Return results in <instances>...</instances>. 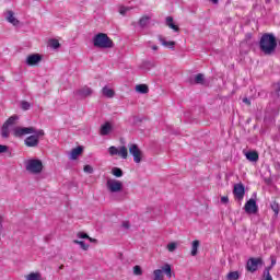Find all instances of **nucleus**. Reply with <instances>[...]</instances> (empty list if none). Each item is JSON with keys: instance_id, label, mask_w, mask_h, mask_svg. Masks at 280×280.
<instances>
[{"instance_id": "1", "label": "nucleus", "mask_w": 280, "mask_h": 280, "mask_svg": "<svg viewBox=\"0 0 280 280\" xmlns=\"http://www.w3.org/2000/svg\"><path fill=\"white\" fill-rule=\"evenodd\" d=\"M260 51L265 56H272L277 50V37L272 33H265L259 42Z\"/></svg>"}, {"instance_id": "2", "label": "nucleus", "mask_w": 280, "mask_h": 280, "mask_svg": "<svg viewBox=\"0 0 280 280\" xmlns=\"http://www.w3.org/2000/svg\"><path fill=\"white\" fill-rule=\"evenodd\" d=\"M93 45L98 49H113L115 44L106 33H98L93 37Z\"/></svg>"}, {"instance_id": "3", "label": "nucleus", "mask_w": 280, "mask_h": 280, "mask_svg": "<svg viewBox=\"0 0 280 280\" xmlns=\"http://www.w3.org/2000/svg\"><path fill=\"white\" fill-rule=\"evenodd\" d=\"M165 275L167 279H172L174 273L172 272V265L164 264L161 269L153 270V280H165Z\"/></svg>"}, {"instance_id": "4", "label": "nucleus", "mask_w": 280, "mask_h": 280, "mask_svg": "<svg viewBox=\"0 0 280 280\" xmlns=\"http://www.w3.org/2000/svg\"><path fill=\"white\" fill-rule=\"evenodd\" d=\"M24 165L28 174H40L43 172V161L38 159L26 160Z\"/></svg>"}, {"instance_id": "5", "label": "nucleus", "mask_w": 280, "mask_h": 280, "mask_svg": "<svg viewBox=\"0 0 280 280\" xmlns=\"http://www.w3.org/2000/svg\"><path fill=\"white\" fill-rule=\"evenodd\" d=\"M106 188L109 194H121L124 191V183L119 179L107 178Z\"/></svg>"}, {"instance_id": "6", "label": "nucleus", "mask_w": 280, "mask_h": 280, "mask_svg": "<svg viewBox=\"0 0 280 280\" xmlns=\"http://www.w3.org/2000/svg\"><path fill=\"white\" fill-rule=\"evenodd\" d=\"M40 137H45V131L43 129L36 130L33 132V136H30L25 139L24 143L27 148L38 147Z\"/></svg>"}, {"instance_id": "7", "label": "nucleus", "mask_w": 280, "mask_h": 280, "mask_svg": "<svg viewBox=\"0 0 280 280\" xmlns=\"http://www.w3.org/2000/svg\"><path fill=\"white\" fill-rule=\"evenodd\" d=\"M16 121H19V116L14 115L7 119V121L2 125L1 128V137L2 139H8L10 137V128L12 126H16Z\"/></svg>"}, {"instance_id": "8", "label": "nucleus", "mask_w": 280, "mask_h": 280, "mask_svg": "<svg viewBox=\"0 0 280 280\" xmlns=\"http://www.w3.org/2000/svg\"><path fill=\"white\" fill-rule=\"evenodd\" d=\"M128 150H129V154L133 156L135 163H141V161H143V151L139 149V145L135 143H130L128 144Z\"/></svg>"}, {"instance_id": "9", "label": "nucleus", "mask_w": 280, "mask_h": 280, "mask_svg": "<svg viewBox=\"0 0 280 280\" xmlns=\"http://www.w3.org/2000/svg\"><path fill=\"white\" fill-rule=\"evenodd\" d=\"M188 84H190L191 86L196 85V84H200L201 86H207L209 84V82H207V78L205 77V74L202 73H198V74H194L190 75L187 79Z\"/></svg>"}, {"instance_id": "10", "label": "nucleus", "mask_w": 280, "mask_h": 280, "mask_svg": "<svg viewBox=\"0 0 280 280\" xmlns=\"http://www.w3.org/2000/svg\"><path fill=\"white\" fill-rule=\"evenodd\" d=\"M108 153L112 156H120V159H128V148L126 145L117 147H109Z\"/></svg>"}, {"instance_id": "11", "label": "nucleus", "mask_w": 280, "mask_h": 280, "mask_svg": "<svg viewBox=\"0 0 280 280\" xmlns=\"http://www.w3.org/2000/svg\"><path fill=\"white\" fill-rule=\"evenodd\" d=\"M36 128L34 127H15L13 128V135L15 137H25V135H34Z\"/></svg>"}, {"instance_id": "12", "label": "nucleus", "mask_w": 280, "mask_h": 280, "mask_svg": "<svg viewBox=\"0 0 280 280\" xmlns=\"http://www.w3.org/2000/svg\"><path fill=\"white\" fill-rule=\"evenodd\" d=\"M259 266H264V260L261 258H249L246 268L248 272H257Z\"/></svg>"}, {"instance_id": "13", "label": "nucleus", "mask_w": 280, "mask_h": 280, "mask_svg": "<svg viewBox=\"0 0 280 280\" xmlns=\"http://www.w3.org/2000/svg\"><path fill=\"white\" fill-rule=\"evenodd\" d=\"M245 212H247L248 214H255L257 213V211H259V207L257 206V201H255V199H249L246 203H245Z\"/></svg>"}, {"instance_id": "14", "label": "nucleus", "mask_w": 280, "mask_h": 280, "mask_svg": "<svg viewBox=\"0 0 280 280\" xmlns=\"http://www.w3.org/2000/svg\"><path fill=\"white\" fill-rule=\"evenodd\" d=\"M43 60V56L38 54H32L26 57V65L28 67H36Z\"/></svg>"}, {"instance_id": "15", "label": "nucleus", "mask_w": 280, "mask_h": 280, "mask_svg": "<svg viewBox=\"0 0 280 280\" xmlns=\"http://www.w3.org/2000/svg\"><path fill=\"white\" fill-rule=\"evenodd\" d=\"M112 132H113V124H110L109 121L103 124L100 128V135L102 137H106Z\"/></svg>"}, {"instance_id": "16", "label": "nucleus", "mask_w": 280, "mask_h": 280, "mask_svg": "<svg viewBox=\"0 0 280 280\" xmlns=\"http://www.w3.org/2000/svg\"><path fill=\"white\" fill-rule=\"evenodd\" d=\"M244 194H245L244 185L242 184L234 185V196L238 200H244Z\"/></svg>"}, {"instance_id": "17", "label": "nucleus", "mask_w": 280, "mask_h": 280, "mask_svg": "<svg viewBox=\"0 0 280 280\" xmlns=\"http://www.w3.org/2000/svg\"><path fill=\"white\" fill-rule=\"evenodd\" d=\"M75 95H79V97H90V95H93V90L89 86H84L77 90Z\"/></svg>"}, {"instance_id": "18", "label": "nucleus", "mask_w": 280, "mask_h": 280, "mask_svg": "<svg viewBox=\"0 0 280 280\" xmlns=\"http://www.w3.org/2000/svg\"><path fill=\"white\" fill-rule=\"evenodd\" d=\"M82 152H84V147H77L70 152V160L75 161L78 156H81Z\"/></svg>"}, {"instance_id": "19", "label": "nucleus", "mask_w": 280, "mask_h": 280, "mask_svg": "<svg viewBox=\"0 0 280 280\" xmlns=\"http://www.w3.org/2000/svg\"><path fill=\"white\" fill-rule=\"evenodd\" d=\"M247 161H250L252 163H257L259 161V153L257 151H250L245 154Z\"/></svg>"}, {"instance_id": "20", "label": "nucleus", "mask_w": 280, "mask_h": 280, "mask_svg": "<svg viewBox=\"0 0 280 280\" xmlns=\"http://www.w3.org/2000/svg\"><path fill=\"white\" fill-rule=\"evenodd\" d=\"M166 25H167V27H170V30H173L174 32H180V28L178 27V25L174 24L173 16L166 18Z\"/></svg>"}, {"instance_id": "21", "label": "nucleus", "mask_w": 280, "mask_h": 280, "mask_svg": "<svg viewBox=\"0 0 280 280\" xmlns=\"http://www.w3.org/2000/svg\"><path fill=\"white\" fill-rule=\"evenodd\" d=\"M7 21L11 23V25H19V20L14 16V12H7Z\"/></svg>"}, {"instance_id": "22", "label": "nucleus", "mask_w": 280, "mask_h": 280, "mask_svg": "<svg viewBox=\"0 0 280 280\" xmlns=\"http://www.w3.org/2000/svg\"><path fill=\"white\" fill-rule=\"evenodd\" d=\"M102 93L105 97H109V98H113L115 97V90L108 88V86H104L102 89Z\"/></svg>"}, {"instance_id": "23", "label": "nucleus", "mask_w": 280, "mask_h": 280, "mask_svg": "<svg viewBox=\"0 0 280 280\" xmlns=\"http://www.w3.org/2000/svg\"><path fill=\"white\" fill-rule=\"evenodd\" d=\"M199 247H200V241H198V240L194 241L191 244V252H190V255L192 257H196V255H198Z\"/></svg>"}, {"instance_id": "24", "label": "nucleus", "mask_w": 280, "mask_h": 280, "mask_svg": "<svg viewBox=\"0 0 280 280\" xmlns=\"http://www.w3.org/2000/svg\"><path fill=\"white\" fill-rule=\"evenodd\" d=\"M159 40L164 47H168V49H174V45H176V42H167L163 36H159Z\"/></svg>"}, {"instance_id": "25", "label": "nucleus", "mask_w": 280, "mask_h": 280, "mask_svg": "<svg viewBox=\"0 0 280 280\" xmlns=\"http://www.w3.org/2000/svg\"><path fill=\"white\" fill-rule=\"evenodd\" d=\"M151 19L152 18L150 15H143L142 18H140L139 20L140 27H147L150 24Z\"/></svg>"}, {"instance_id": "26", "label": "nucleus", "mask_w": 280, "mask_h": 280, "mask_svg": "<svg viewBox=\"0 0 280 280\" xmlns=\"http://www.w3.org/2000/svg\"><path fill=\"white\" fill-rule=\"evenodd\" d=\"M26 280H43V276L39 272H31L30 275L25 276Z\"/></svg>"}, {"instance_id": "27", "label": "nucleus", "mask_w": 280, "mask_h": 280, "mask_svg": "<svg viewBox=\"0 0 280 280\" xmlns=\"http://www.w3.org/2000/svg\"><path fill=\"white\" fill-rule=\"evenodd\" d=\"M136 91L137 93L145 94V93H149L150 89L145 84H138L136 85Z\"/></svg>"}, {"instance_id": "28", "label": "nucleus", "mask_w": 280, "mask_h": 280, "mask_svg": "<svg viewBox=\"0 0 280 280\" xmlns=\"http://www.w3.org/2000/svg\"><path fill=\"white\" fill-rule=\"evenodd\" d=\"M112 174L113 176H116V178H121V176H124V171L119 167H114L112 168Z\"/></svg>"}, {"instance_id": "29", "label": "nucleus", "mask_w": 280, "mask_h": 280, "mask_svg": "<svg viewBox=\"0 0 280 280\" xmlns=\"http://www.w3.org/2000/svg\"><path fill=\"white\" fill-rule=\"evenodd\" d=\"M228 280H238L240 279V271H231L226 276Z\"/></svg>"}, {"instance_id": "30", "label": "nucleus", "mask_w": 280, "mask_h": 280, "mask_svg": "<svg viewBox=\"0 0 280 280\" xmlns=\"http://www.w3.org/2000/svg\"><path fill=\"white\" fill-rule=\"evenodd\" d=\"M73 244H79L82 250H89V244L84 243V241L74 240Z\"/></svg>"}, {"instance_id": "31", "label": "nucleus", "mask_w": 280, "mask_h": 280, "mask_svg": "<svg viewBox=\"0 0 280 280\" xmlns=\"http://www.w3.org/2000/svg\"><path fill=\"white\" fill-rule=\"evenodd\" d=\"M166 248H167L168 253H174V250H176V248H178V243H176V242L168 243Z\"/></svg>"}, {"instance_id": "32", "label": "nucleus", "mask_w": 280, "mask_h": 280, "mask_svg": "<svg viewBox=\"0 0 280 280\" xmlns=\"http://www.w3.org/2000/svg\"><path fill=\"white\" fill-rule=\"evenodd\" d=\"M133 275H135L136 277H141V275H143V269H141V266L136 265V266L133 267Z\"/></svg>"}, {"instance_id": "33", "label": "nucleus", "mask_w": 280, "mask_h": 280, "mask_svg": "<svg viewBox=\"0 0 280 280\" xmlns=\"http://www.w3.org/2000/svg\"><path fill=\"white\" fill-rule=\"evenodd\" d=\"M272 211L275 212V215H279V211H280V208H279V203H277V201H272L271 205H270Z\"/></svg>"}, {"instance_id": "34", "label": "nucleus", "mask_w": 280, "mask_h": 280, "mask_svg": "<svg viewBox=\"0 0 280 280\" xmlns=\"http://www.w3.org/2000/svg\"><path fill=\"white\" fill-rule=\"evenodd\" d=\"M21 108H22V110H30V108H32V104H30V102H27V101H22Z\"/></svg>"}, {"instance_id": "35", "label": "nucleus", "mask_w": 280, "mask_h": 280, "mask_svg": "<svg viewBox=\"0 0 280 280\" xmlns=\"http://www.w3.org/2000/svg\"><path fill=\"white\" fill-rule=\"evenodd\" d=\"M128 12H130L129 7H120L119 8V14H121V16H126V14H128Z\"/></svg>"}, {"instance_id": "36", "label": "nucleus", "mask_w": 280, "mask_h": 280, "mask_svg": "<svg viewBox=\"0 0 280 280\" xmlns=\"http://www.w3.org/2000/svg\"><path fill=\"white\" fill-rule=\"evenodd\" d=\"M50 47H52V49H58V47H60V42H58V39H51Z\"/></svg>"}, {"instance_id": "37", "label": "nucleus", "mask_w": 280, "mask_h": 280, "mask_svg": "<svg viewBox=\"0 0 280 280\" xmlns=\"http://www.w3.org/2000/svg\"><path fill=\"white\" fill-rule=\"evenodd\" d=\"M77 237H79L80 240H89V234H86L84 232H79L77 234Z\"/></svg>"}, {"instance_id": "38", "label": "nucleus", "mask_w": 280, "mask_h": 280, "mask_svg": "<svg viewBox=\"0 0 280 280\" xmlns=\"http://www.w3.org/2000/svg\"><path fill=\"white\" fill-rule=\"evenodd\" d=\"M83 172H85L86 174H93V166L91 165H85L83 167Z\"/></svg>"}, {"instance_id": "39", "label": "nucleus", "mask_w": 280, "mask_h": 280, "mask_svg": "<svg viewBox=\"0 0 280 280\" xmlns=\"http://www.w3.org/2000/svg\"><path fill=\"white\" fill-rule=\"evenodd\" d=\"M8 150H9L8 145L0 144V154H5Z\"/></svg>"}, {"instance_id": "40", "label": "nucleus", "mask_w": 280, "mask_h": 280, "mask_svg": "<svg viewBox=\"0 0 280 280\" xmlns=\"http://www.w3.org/2000/svg\"><path fill=\"white\" fill-rule=\"evenodd\" d=\"M262 280H272V276L270 275V272H264Z\"/></svg>"}, {"instance_id": "41", "label": "nucleus", "mask_w": 280, "mask_h": 280, "mask_svg": "<svg viewBox=\"0 0 280 280\" xmlns=\"http://www.w3.org/2000/svg\"><path fill=\"white\" fill-rule=\"evenodd\" d=\"M222 205H229V197L224 196L221 198Z\"/></svg>"}, {"instance_id": "42", "label": "nucleus", "mask_w": 280, "mask_h": 280, "mask_svg": "<svg viewBox=\"0 0 280 280\" xmlns=\"http://www.w3.org/2000/svg\"><path fill=\"white\" fill-rule=\"evenodd\" d=\"M122 229H130V222L124 221L122 222Z\"/></svg>"}, {"instance_id": "43", "label": "nucleus", "mask_w": 280, "mask_h": 280, "mask_svg": "<svg viewBox=\"0 0 280 280\" xmlns=\"http://www.w3.org/2000/svg\"><path fill=\"white\" fill-rule=\"evenodd\" d=\"M276 93L280 97V81L277 83Z\"/></svg>"}, {"instance_id": "44", "label": "nucleus", "mask_w": 280, "mask_h": 280, "mask_svg": "<svg viewBox=\"0 0 280 280\" xmlns=\"http://www.w3.org/2000/svg\"><path fill=\"white\" fill-rule=\"evenodd\" d=\"M3 231V217H0V233Z\"/></svg>"}, {"instance_id": "45", "label": "nucleus", "mask_w": 280, "mask_h": 280, "mask_svg": "<svg viewBox=\"0 0 280 280\" xmlns=\"http://www.w3.org/2000/svg\"><path fill=\"white\" fill-rule=\"evenodd\" d=\"M243 103L247 104V106H250V100H248L247 97L243 98Z\"/></svg>"}, {"instance_id": "46", "label": "nucleus", "mask_w": 280, "mask_h": 280, "mask_svg": "<svg viewBox=\"0 0 280 280\" xmlns=\"http://www.w3.org/2000/svg\"><path fill=\"white\" fill-rule=\"evenodd\" d=\"M277 265V259H275V257H271V267Z\"/></svg>"}, {"instance_id": "47", "label": "nucleus", "mask_w": 280, "mask_h": 280, "mask_svg": "<svg viewBox=\"0 0 280 280\" xmlns=\"http://www.w3.org/2000/svg\"><path fill=\"white\" fill-rule=\"evenodd\" d=\"M270 270H272V265H270L269 267L265 268L264 272H270Z\"/></svg>"}, {"instance_id": "48", "label": "nucleus", "mask_w": 280, "mask_h": 280, "mask_svg": "<svg viewBox=\"0 0 280 280\" xmlns=\"http://www.w3.org/2000/svg\"><path fill=\"white\" fill-rule=\"evenodd\" d=\"M151 49H153V51H159V46L153 45V46H151Z\"/></svg>"}, {"instance_id": "49", "label": "nucleus", "mask_w": 280, "mask_h": 280, "mask_svg": "<svg viewBox=\"0 0 280 280\" xmlns=\"http://www.w3.org/2000/svg\"><path fill=\"white\" fill-rule=\"evenodd\" d=\"M90 242L94 243V244H97V241L95 238H92L91 236H89Z\"/></svg>"}, {"instance_id": "50", "label": "nucleus", "mask_w": 280, "mask_h": 280, "mask_svg": "<svg viewBox=\"0 0 280 280\" xmlns=\"http://www.w3.org/2000/svg\"><path fill=\"white\" fill-rule=\"evenodd\" d=\"M219 1H220V0H211V3H212L213 5H218Z\"/></svg>"}, {"instance_id": "51", "label": "nucleus", "mask_w": 280, "mask_h": 280, "mask_svg": "<svg viewBox=\"0 0 280 280\" xmlns=\"http://www.w3.org/2000/svg\"><path fill=\"white\" fill-rule=\"evenodd\" d=\"M65 268V265H61L60 267H59V270H62Z\"/></svg>"}, {"instance_id": "52", "label": "nucleus", "mask_w": 280, "mask_h": 280, "mask_svg": "<svg viewBox=\"0 0 280 280\" xmlns=\"http://www.w3.org/2000/svg\"><path fill=\"white\" fill-rule=\"evenodd\" d=\"M145 65H149V67H153L152 63H150V62H147Z\"/></svg>"}]
</instances>
